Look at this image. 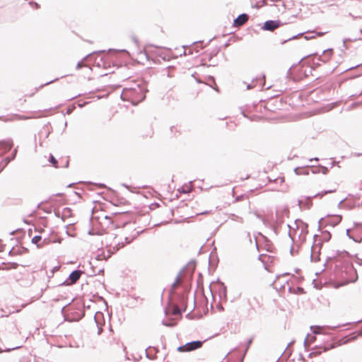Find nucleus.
I'll return each instance as SVG.
<instances>
[{
  "mask_svg": "<svg viewBox=\"0 0 362 362\" xmlns=\"http://www.w3.org/2000/svg\"><path fill=\"white\" fill-rule=\"evenodd\" d=\"M203 342L201 341H194L187 343L186 344L179 346L177 351L180 352H189L200 349Z\"/></svg>",
  "mask_w": 362,
  "mask_h": 362,
  "instance_id": "1",
  "label": "nucleus"
},
{
  "mask_svg": "<svg viewBox=\"0 0 362 362\" xmlns=\"http://www.w3.org/2000/svg\"><path fill=\"white\" fill-rule=\"evenodd\" d=\"M281 25V23L279 21H267L264 23L262 29L264 30L274 31Z\"/></svg>",
  "mask_w": 362,
  "mask_h": 362,
  "instance_id": "2",
  "label": "nucleus"
},
{
  "mask_svg": "<svg viewBox=\"0 0 362 362\" xmlns=\"http://www.w3.org/2000/svg\"><path fill=\"white\" fill-rule=\"evenodd\" d=\"M13 143L11 140L0 141V156L6 153L11 149Z\"/></svg>",
  "mask_w": 362,
  "mask_h": 362,
  "instance_id": "3",
  "label": "nucleus"
},
{
  "mask_svg": "<svg viewBox=\"0 0 362 362\" xmlns=\"http://www.w3.org/2000/svg\"><path fill=\"white\" fill-rule=\"evenodd\" d=\"M340 344H341V343H334V344H332L330 346H324L322 348V349H323L322 351H327L329 349L337 347V346H339ZM321 353H322V351H318L317 349H315L311 353H310L309 357L310 358L316 357V356H319Z\"/></svg>",
  "mask_w": 362,
  "mask_h": 362,
  "instance_id": "4",
  "label": "nucleus"
},
{
  "mask_svg": "<svg viewBox=\"0 0 362 362\" xmlns=\"http://www.w3.org/2000/svg\"><path fill=\"white\" fill-rule=\"evenodd\" d=\"M248 18H249L247 14H241L234 20L233 25L235 27L242 26L248 21Z\"/></svg>",
  "mask_w": 362,
  "mask_h": 362,
  "instance_id": "5",
  "label": "nucleus"
},
{
  "mask_svg": "<svg viewBox=\"0 0 362 362\" xmlns=\"http://www.w3.org/2000/svg\"><path fill=\"white\" fill-rule=\"evenodd\" d=\"M82 272L80 270H76L71 273L69 275L70 283L69 284H74L80 279Z\"/></svg>",
  "mask_w": 362,
  "mask_h": 362,
  "instance_id": "6",
  "label": "nucleus"
},
{
  "mask_svg": "<svg viewBox=\"0 0 362 362\" xmlns=\"http://www.w3.org/2000/svg\"><path fill=\"white\" fill-rule=\"evenodd\" d=\"M132 45H130V49L132 51H139V42L136 37H134L131 40Z\"/></svg>",
  "mask_w": 362,
  "mask_h": 362,
  "instance_id": "7",
  "label": "nucleus"
},
{
  "mask_svg": "<svg viewBox=\"0 0 362 362\" xmlns=\"http://www.w3.org/2000/svg\"><path fill=\"white\" fill-rule=\"evenodd\" d=\"M44 242L42 241V238L40 235H36L32 238V243L35 244L37 247H42L44 245Z\"/></svg>",
  "mask_w": 362,
  "mask_h": 362,
  "instance_id": "8",
  "label": "nucleus"
},
{
  "mask_svg": "<svg viewBox=\"0 0 362 362\" xmlns=\"http://www.w3.org/2000/svg\"><path fill=\"white\" fill-rule=\"evenodd\" d=\"M311 329L314 334H320L322 332V328L320 327H311Z\"/></svg>",
  "mask_w": 362,
  "mask_h": 362,
  "instance_id": "9",
  "label": "nucleus"
},
{
  "mask_svg": "<svg viewBox=\"0 0 362 362\" xmlns=\"http://www.w3.org/2000/svg\"><path fill=\"white\" fill-rule=\"evenodd\" d=\"M49 161L52 163L54 167L57 168V160L53 156H50Z\"/></svg>",
  "mask_w": 362,
  "mask_h": 362,
  "instance_id": "10",
  "label": "nucleus"
},
{
  "mask_svg": "<svg viewBox=\"0 0 362 362\" xmlns=\"http://www.w3.org/2000/svg\"><path fill=\"white\" fill-rule=\"evenodd\" d=\"M181 311L178 307H175L173 310V315L180 314Z\"/></svg>",
  "mask_w": 362,
  "mask_h": 362,
  "instance_id": "11",
  "label": "nucleus"
},
{
  "mask_svg": "<svg viewBox=\"0 0 362 362\" xmlns=\"http://www.w3.org/2000/svg\"><path fill=\"white\" fill-rule=\"evenodd\" d=\"M16 118V119H22L23 117H20L18 115H15L13 117L11 118V119H3V120L4 122L12 121V120L15 119Z\"/></svg>",
  "mask_w": 362,
  "mask_h": 362,
  "instance_id": "12",
  "label": "nucleus"
},
{
  "mask_svg": "<svg viewBox=\"0 0 362 362\" xmlns=\"http://www.w3.org/2000/svg\"><path fill=\"white\" fill-rule=\"evenodd\" d=\"M315 340V337H311V336L308 335V337L306 338V341H308L309 343H312Z\"/></svg>",
  "mask_w": 362,
  "mask_h": 362,
  "instance_id": "13",
  "label": "nucleus"
},
{
  "mask_svg": "<svg viewBox=\"0 0 362 362\" xmlns=\"http://www.w3.org/2000/svg\"><path fill=\"white\" fill-rule=\"evenodd\" d=\"M335 192V189H333V190H329V191H326L324 193H322V194H318L316 195V197L319 196L320 198L322 197L325 194H327V193H331V192Z\"/></svg>",
  "mask_w": 362,
  "mask_h": 362,
  "instance_id": "14",
  "label": "nucleus"
},
{
  "mask_svg": "<svg viewBox=\"0 0 362 362\" xmlns=\"http://www.w3.org/2000/svg\"><path fill=\"white\" fill-rule=\"evenodd\" d=\"M354 339H355V337H349V338L346 339L343 343H344V344H345V343H346V342H349V341H351L354 340Z\"/></svg>",
  "mask_w": 362,
  "mask_h": 362,
  "instance_id": "15",
  "label": "nucleus"
},
{
  "mask_svg": "<svg viewBox=\"0 0 362 362\" xmlns=\"http://www.w3.org/2000/svg\"><path fill=\"white\" fill-rule=\"evenodd\" d=\"M323 35H324V33H322V32L316 33V35L318 37H322Z\"/></svg>",
  "mask_w": 362,
  "mask_h": 362,
  "instance_id": "16",
  "label": "nucleus"
},
{
  "mask_svg": "<svg viewBox=\"0 0 362 362\" xmlns=\"http://www.w3.org/2000/svg\"><path fill=\"white\" fill-rule=\"evenodd\" d=\"M243 198H244V196L237 197L235 198V200H236V201H240V200H241V199H243Z\"/></svg>",
  "mask_w": 362,
  "mask_h": 362,
  "instance_id": "17",
  "label": "nucleus"
},
{
  "mask_svg": "<svg viewBox=\"0 0 362 362\" xmlns=\"http://www.w3.org/2000/svg\"><path fill=\"white\" fill-rule=\"evenodd\" d=\"M314 38H315L314 36H313V37L309 36V37H305V39H307V40H308V39H314Z\"/></svg>",
  "mask_w": 362,
  "mask_h": 362,
  "instance_id": "18",
  "label": "nucleus"
},
{
  "mask_svg": "<svg viewBox=\"0 0 362 362\" xmlns=\"http://www.w3.org/2000/svg\"><path fill=\"white\" fill-rule=\"evenodd\" d=\"M247 205L250 206V201L248 200V198H247Z\"/></svg>",
  "mask_w": 362,
  "mask_h": 362,
  "instance_id": "19",
  "label": "nucleus"
},
{
  "mask_svg": "<svg viewBox=\"0 0 362 362\" xmlns=\"http://www.w3.org/2000/svg\"><path fill=\"white\" fill-rule=\"evenodd\" d=\"M354 240L356 242H361V239H354Z\"/></svg>",
  "mask_w": 362,
  "mask_h": 362,
  "instance_id": "20",
  "label": "nucleus"
},
{
  "mask_svg": "<svg viewBox=\"0 0 362 362\" xmlns=\"http://www.w3.org/2000/svg\"><path fill=\"white\" fill-rule=\"evenodd\" d=\"M80 67H81V64H78V68H80Z\"/></svg>",
  "mask_w": 362,
  "mask_h": 362,
  "instance_id": "21",
  "label": "nucleus"
},
{
  "mask_svg": "<svg viewBox=\"0 0 362 362\" xmlns=\"http://www.w3.org/2000/svg\"><path fill=\"white\" fill-rule=\"evenodd\" d=\"M50 199L52 202L54 201V197H51Z\"/></svg>",
  "mask_w": 362,
  "mask_h": 362,
  "instance_id": "22",
  "label": "nucleus"
},
{
  "mask_svg": "<svg viewBox=\"0 0 362 362\" xmlns=\"http://www.w3.org/2000/svg\"><path fill=\"white\" fill-rule=\"evenodd\" d=\"M5 165H6V163H5V164H4V165H2L1 169H2L3 168H4Z\"/></svg>",
  "mask_w": 362,
  "mask_h": 362,
  "instance_id": "23",
  "label": "nucleus"
}]
</instances>
